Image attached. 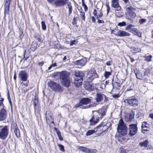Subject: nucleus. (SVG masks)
Instances as JSON below:
<instances>
[{
	"label": "nucleus",
	"instance_id": "36",
	"mask_svg": "<svg viewBox=\"0 0 153 153\" xmlns=\"http://www.w3.org/2000/svg\"><path fill=\"white\" fill-rule=\"evenodd\" d=\"M149 126V124L146 122H145L142 123V128H148Z\"/></svg>",
	"mask_w": 153,
	"mask_h": 153
},
{
	"label": "nucleus",
	"instance_id": "22",
	"mask_svg": "<svg viewBox=\"0 0 153 153\" xmlns=\"http://www.w3.org/2000/svg\"><path fill=\"white\" fill-rule=\"evenodd\" d=\"M99 118L95 116H93L92 119L90 120L91 124L94 125L97 123L98 121Z\"/></svg>",
	"mask_w": 153,
	"mask_h": 153
},
{
	"label": "nucleus",
	"instance_id": "11",
	"mask_svg": "<svg viewBox=\"0 0 153 153\" xmlns=\"http://www.w3.org/2000/svg\"><path fill=\"white\" fill-rule=\"evenodd\" d=\"M4 107L3 106L0 111V121H3L6 118L7 112Z\"/></svg>",
	"mask_w": 153,
	"mask_h": 153
},
{
	"label": "nucleus",
	"instance_id": "50",
	"mask_svg": "<svg viewBox=\"0 0 153 153\" xmlns=\"http://www.w3.org/2000/svg\"><path fill=\"white\" fill-rule=\"evenodd\" d=\"M120 153H127L128 152L126 149L122 148L120 149Z\"/></svg>",
	"mask_w": 153,
	"mask_h": 153
},
{
	"label": "nucleus",
	"instance_id": "3",
	"mask_svg": "<svg viewBox=\"0 0 153 153\" xmlns=\"http://www.w3.org/2000/svg\"><path fill=\"white\" fill-rule=\"evenodd\" d=\"M124 102L128 103L130 106L136 107L138 104V101L135 97H129L124 100Z\"/></svg>",
	"mask_w": 153,
	"mask_h": 153
},
{
	"label": "nucleus",
	"instance_id": "60",
	"mask_svg": "<svg viewBox=\"0 0 153 153\" xmlns=\"http://www.w3.org/2000/svg\"><path fill=\"white\" fill-rule=\"evenodd\" d=\"M93 14L94 15V16H95V17L96 16H97V10L96 9H95L94 10V12L93 13Z\"/></svg>",
	"mask_w": 153,
	"mask_h": 153
},
{
	"label": "nucleus",
	"instance_id": "20",
	"mask_svg": "<svg viewBox=\"0 0 153 153\" xmlns=\"http://www.w3.org/2000/svg\"><path fill=\"white\" fill-rule=\"evenodd\" d=\"M77 78H75L74 83L76 87H78L80 86L82 84V80H81Z\"/></svg>",
	"mask_w": 153,
	"mask_h": 153
},
{
	"label": "nucleus",
	"instance_id": "55",
	"mask_svg": "<svg viewBox=\"0 0 153 153\" xmlns=\"http://www.w3.org/2000/svg\"><path fill=\"white\" fill-rule=\"evenodd\" d=\"M77 43V42L76 40H73L72 41H71L70 44L71 46H72L74 44H75Z\"/></svg>",
	"mask_w": 153,
	"mask_h": 153
},
{
	"label": "nucleus",
	"instance_id": "54",
	"mask_svg": "<svg viewBox=\"0 0 153 153\" xmlns=\"http://www.w3.org/2000/svg\"><path fill=\"white\" fill-rule=\"evenodd\" d=\"M56 66V63H54L52 65H51L48 68V70H50L52 67H54Z\"/></svg>",
	"mask_w": 153,
	"mask_h": 153
},
{
	"label": "nucleus",
	"instance_id": "14",
	"mask_svg": "<svg viewBox=\"0 0 153 153\" xmlns=\"http://www.w3.org/2000/svg\"><path fill=\"white\" fill-rule=\"evenodd\" d=\"M131 32L134 34L139 37H142V33L140 32L138 29L136 28H133L131 29Z\"/></svg>",
	"mask_w": 153,
	"mask_h": 153
},
{
	"label": "nucleus",
	"instance_id": "39",
	"mask_svg": "<svg viewBox=\"0 0 153 153\" xmlns=\"http://www.w3.org/2000/svg\"><path fill=\"white\" fill-rule=\"evenodd\" d=\"M56 133L59 138V139L61 140L62 141L63 140V138L61 136V133L60 131H56Z\"/></svg>",
	"mask_w": 153,
	"mask_h": 153
},
{
	"label": "nucleus",
	"instance_id": "10",
	"mask_svg": "<svg viewBox=\"0 0 153 153\" xmlns=\"http://www.w3.org/2000/svg\"><path fill=\"white\" fill-rule=\"evenodd\" d=\"M67 3V0H56L54 4L56 7H60L64 6Z\"/></svg>",
	"mask_w": 153,
	"mask_h": 153
},
{
	"label": "nucleus",
	"instance_id": "15",
	"mask_svg": "<svg viewBox=\"0 0 153 153\" xmlns=\"http://www.w3.org/2000/svg\"><path fill=\"white\" fill-rule=\"evenodd\" d=\"M84 76V74L82 71L76 72L75 74V77L74 78H77L78 79H79L81 80H83V77Z\"/></svg>",
	"mask_w": 153,
	"mask_h": 153
},
{
	"label": "nucleus",
	"instance_id": "57",
	"mask_svg": "<svg viewBox=\"0 0 153 153\" xmlns=\"http://www.w3.org/2000/svg\"><path fill=\"white\" fill-rule=\"evenodd\" d=\"M85 148V147L83 146H79L78 148V149L79 151L83 152Z\"/></svg>",
	"mask_w": 153,
	"mask_h": 153
},
{
	"label": "nucleus",
	"instance_id": "17",
	"mask_svg": "<svg viewBox=\"0 0 153 153\" xmlns=\"http://www.w3.org/2000/svg\"><path fill=\"white\" fill-rule=\"evenodd\" d=\"M134 118V115L133 113L127 114L125 117V120L127 122L131 121Z\"/></svg>",
	"mask_w": 153,
	"mask_h": 153
},
{
	"label": "nucleus",
	"instance_id": "52",
	"mask_svg": "<svg viewBox=\"0 0 153 153\" xmlns=\"http://www.w3.org/2000/svg\"><path fill=\"white\" fill-rule=\"evenodd\" d=\"M19 33V37L21 39L23 36V32L20 30Z\"/></svg>",
	"mask_w": 153,
	"mask_h": 153
},
{
	"label": "nucleus",
	"instance_id": "30",
	"mask_svg": "<svg viewBox=\"0 0 153 153\" xmlns=\"http://www.w3.org/2000/svg\"><path fill=\"white\" fill-rule=\"evenodd\" d=\"M79 10V11L80 12V16L82 18V19L84 21L85 20V13L83 11H82V8H81V10Z\"/></svg>",
	"mask_w": 153,
	"mask_h": 153
},
{
	"label": "nucleus",
	"instance_id": "45",
	"mask_svg": "<svg viewBox=\"0 0 153 153\" xmlns=\"http://www.w3.org/2000/svg\"><path fill=\"white\" fill-rule=\"evenodd\" d=\"M57 146L59 147V149L60 150L62 151L63 152L65 151L64 146H63L60 144H58L57 145Z\"/></svg>",
	"mask_w": 153,
	"mask_h": 153
},
{
	"label": "nucleus",
	"instance_id": "23",
	"mask_svg": "<svg viewBox=\"0 0 153 153\" xmlns=\"http://www.w3.org/2000/svg\"><path fill=\"white\" fill-rule=\"evenodd\" d=\"M100 128V131L102 132H103L105 131L108 129V126L105 125H100L97 127V129H99Z\"/></svg>",
	"mask_w": 153,
	"mask_h": 153
},
{
	"label": "nucleus",
	"instance_id": "7",
	"mask_svg": "<svg viewBox=\"0 0 153 153\" xmlns=\"http://www.w3.org/2000/svg\"><path fill=\"white\" fill-rule=\"evenodd\" d=\"M8 133L9 130L7 126H4L0 130V139L5 140L7 137Z\"/></svg>",
	"mask_w": 153,
	"mask_h": 153
},
{
	"label": "nucleus",
	"instance_id": "6",
	"mask_svg": "<svg viewBox=\"0 0 153 153\" xmlns=\"http://www.w3.org/2000/svg\"><path fill=\"white\" fill-rule=\"evenodd\" d=\"M129 135L131 137L134 136L137 133L138 128L137 124H132L129 125Z\"/></svg>",
	"mask_w": 153,
	"mask_h": 153
},
{
	"label": "nucleus",
	"instance_id": "47",
	"mask_svg": "<svg viewBox=\"0 0 153 153\" xmlns=\"http://www.w3.org/2000/svg\"><path fill=\"white\" fill-rule=\"evenodd\" d=\"M60 72H55L54 73H53L52 74V76L54 77H57L58 76H60Z\"/></svg>",
	"mask_w": 153,
	"mask_h": 153
},
{
	"label": "nucleus",
	"instance_id": "2",
	"mask_svg": "<svg viewBox=\"0 0 153 153\" xmlns=\"http://www.w3.org/2000/svg\"><path fill=\"white\" fill-rule=\"evenodd\" d=\"M118 131L123 135H126L127 133V128L122 119H121L118 124Z\"/></svg>",
	"mask_w": 153,
	"mask_h": 153
},
{
	"label": "nucleus",
	"instance_id": "63",
	"mask_svg": "<svg viewBox=\"0 0 153 153\" xmlns=\"http://www.w3.org/2000/svg\"><path fill=\"white\" fill-rule=\"evenodd\" d=\"M77 23V22L75 20V17L74 18L73 20V22H72V24L73 25H76Z\"/></svg>",
	"mask_w": 153,
	"mask_h": 153
},
{
	"label": "nucleus",
	"instance_id": "44",
	"mask_svg": "<svg viewBox=\"0 0 153 153\" xmlns=\"http://www.w3.org/2000/svg\"><path fill=\"white\" fill-rule=\"evenodd\" d=\"M97 152V151L95 149H88L87 153H95Z\"/></svg>",
	"mask_w": 153,
	"mask_h": 153
},
{
	"label": "nucleus",
	"instance_id": "46",
	"mask_svg": "<svg viewBox=\"0 0 153 153\" xmlns=\"http://www.w3.org/2000/svg\"><path fill=\"white\" fill-rule=\"evenodd\" d=\"M117 25L118 26L122 27L125 26L126 25V24L125 22L123 21L122 22L119 23Z\"/></svg>",
	"mask_w": 153,
	"mask_h": 153
},
{
	"label": "nucleus",
	"instance_id": "28",
	"mask_svg": "<svg viewBox=\"0 0 153 153\" xmlns=\"http://www.w3.org/2000/svg\"><path fill=\"white\" fill-rule=\"evenodd\" d=\"M111 71L109 72L105 70L104 74V76L106 79H107L109 77V76L111 75Z\"/></svg>",
	"mask_w": 153,
	"mask_h": 153
},
{
	"label": "nucleus",
	"instance_id": "5",
	"mask_svg": "<svg viewBox=\"0 0 153 153\" xmlns=\"http://www.w3.org/2000/svg\"><path fill=\"white\" fill-rule=\"evenodd\" d=\"M98 74L94 70H91L89 71L87 75V80L88 82H91L94 78H98Z\"/></svg>",
	"mask_w": 153,
	"mask_h": 153
},
{
	"label": "nucleus",
	"instance_id": "34",
	"mask_svg": "<svg viewBox=\"0 0 153 153\" xmlns=\"http://www.w3.org/2000/svg\"><path fill=\"white\" fill-rule=\"evenodd\" d=\"M114 8H115V12L116 13H117V11H120V12H122V8L119 5L115 7Z\"/></svg>",
	"mask_w": 153,
	"mask_h": 153
},
{
	"label": "nucleus",
	"instance_id": "58",
	"mask_svg": "<svg viewBox=\"0 0 153 153\" xmlns=\"http://www.w3.org/2000/svg\"><path fill=\"white\" fill-rule=\"evenodd\" d=\"M106 7L107 9V14L108 15L110 10L111 8L109 7V6L108 4H106Z\"/></svg>",
	"mask_w": 153,
	"mask_h": 153
},
{
	"label": "nucleus",
	"instance_id": "25",
	"mask_svg": "<svg viewBox=\"0 0 153 153\" xmlns=\"http://www.w3.org/2000/svg\"><path fill=\"white\" fill-rule=\"evenodd\" d=\"M149 144V141L148 140H146L144 141L140 142L139 143V145L141 147H144L145 148H147Z\"/></svg>",
	"mask_w": 153,
	"mask_h": 153
},
{
	"label": "nucleus",
	"instance_id": "43",
	"mask_svg": "<svg viewBox=\"0 0 153 153\" xmlns=\"http://www.w3.org/2000/svg\"><path fill=\"white\" fill-rule=\"evenodd\" d=\"M46 116V121L47 123L49 121H51V120H53V119H52V117L51 116H49V117H47V114H46L45 115Z\"/></svg>",
	"mask_w": 153,
	"mask_h": 153
},
{
	"label": "nucleus",
	"instance_id": "53",
	"mask_svg": "<svg viewBox=\"0 0 153 153\" xmlns=\"http://www.w3.org/2000/svg\"><path fill=\"white\" fill-rule=\"evenodd\" d=\"M133 27V26L132 25H128L126 27L125 29L126 30H128L130 29H132L131 28Z\"/></svg>",
	"mask_w": 153,
	"mask_h": 153
},
{
	"label": "nucleus",
	"instance_id": "42",
	"mask_svg": "<svg viewBox=\"0 0 153 153\" xmlns=\"http://www.w3.org/2000/svg\"><path fill=\"white\" fill-rule=\"evenodd\" d=\"M42 27L43 30H45L46 29V26L45 22L42 21L41 22Z\"/></svg>",
	"mask_w": 153,
	"mask_h": 153
},
{
	"label": "nucleus",
	"instance_id": "51",
	"mask_svg": "<svg viewBox=\"0 0 153 153\" xmlns=\"http://www.w3.org/2000/svg\"><path fill=\"white\" fill-rule=\"evenodd\" d=\"M100 113L101 114L102 116H104L106 114V112L103 109H101L99 111Z\"/></svg>",
	"mask_w": 153,
	"mask_h": 153
},
{
	"label": "nucleus",
	"instance_id": "4",
	"mask_svg": "<svg viewBox=\"0 0 153 153\" xmlns=\"http://www.w3.org/2000/svg\"><path fill=\"white\" fill-rule=\"evenodd\" d=\"M48 85L53 90L56 92L62 91V89L59 84L53 81H51L48 83Z\"/></svg>",
	"mask_w": 153,
	"mask_h": 153
},
{
	"label": "nucleus",
	"instance_id": "29",
	"mask_svg": "<svg viewBox=\"0 0 153 153\" xmlns=\"http://www.w3.org/2000/svg\"><path fill=\"white\" fill-rule=\"evenodd\" d=\"M132 49L131 51L133 52V53H136L139 52L140 51L141 49L140 48L137 47H133L131 48Z\"/></svg>",
	"mask_w": 153,
	"mask_h": 153
},
{
	"label": "nucleus",
	"instance_id": "31",
	"mask_svg": "<svg viewBox=\"0 0 153 153\" xmlns=\"http://www.w3.org/2000/svg\"><path fill=\"white\" fill-rule=\"evenodd\" d=\"M13 131L16 137L17 138L19 137L20 136V134L19 128H18Z\"/></svg>",
	"mask_w": 153,
	"mask_h": 153
},
{
	"label": "nucleus",
	"instance_id": "1",
	"mask_svg": "<svg viewBox=\"0 0 153 153\" xmlns=\"http://www.w3.org/2000/svg\"><path fill=\"white\" fill-rule=\"evenodd\" d=\"M60 79L62 84L65 87H68L70 85V80L69 73L66 71L60 72Z\"/></svg>",
	"mask_w": 153,
	"mask_h": 153
},
{
	"label": "nucleus",
	"instance_id": "49",
	"mask_svg": "<svg viewBox=\"0 0 153 153\" xmlns=\"http://www.w3.org/2000/svg\"><path fill=\"white\" fill-rule=\"evenodd\" d=\"M146 21V19H142L139 21V22L140 24H142L145 22Z\"/></svg>",
	"mask_w": 153,
	"mask_h": 153
},
{
	"label": "nucleus",
	"instance_id": "37",
	"mask_svg": "<svg viewBox=\"0 0 153 153\" xmlns=\"http://www.w3.org/2000/svg\"><path fill=\"white\" fill-rule=\"evenodd\" d=\"M11 127L12 129L13 130L19 128L17 124L15 123H12L11 126Z\"/></svg>",
	"mask_w": 153,
	"mask_h": 153
},
{
	"label": "nucleus",
	"instance_id": "32",
	"mask_svg": "<svg viewBox=\"0 0 153 153\" xmlns=\"http://www.w3.org/2000/svg\"><path fill=\"white\" fill-rule=\"evenodd\" d=\"M94 130H90L87 131L86 134V136H88L92 135L95 132Z\"/></svg>",
	"mask_w": 153,
	"mask_h": 153
},
{
	"label": "nucleus",
	"instance_id": "19",
	"mask_svg": "<svg viewBox=\"0 0 153 153\" xmlns=\"http://www.w3.org/2000/svg\"><path fill=\"white\" fill-rule=\"evenodd\" d=\"M117 34L120 36H129L131 35L129 33L120 30L117 32Z\"/></svg>",
	"mask_w": 153,
	"mask_h": 153
},
{
	"label": "nucleus",
	"instance_id": "8",
	"mask_svg": "<svg viewBox=\"0 0 153 153\" xmlns=\"http://www.w3.org/2000/svg\"><path fill=\"white\" fill-rule=\"evenodd\" d=\"M18 76L20 80L22 81H26L28 78L27 74L25 71H21L18 74Z\"/></svg>",
	"mask_w": 153,
	"mask_h": 153
},
{
	"label": "nucleus",
	"instance_id": "62",
	"mask_svg": "<svg viewBox=\"0 0 153 153\" xmlns=\"http://www.w3.org/2000/svg\"><path fill=\"white\" fill-rule=\"evenodd\" d=\"M113 97L115 98H118L119 97V96L118 94H115L112 95Z\"/></svg>",
	"mask_w": 153,
	"mask_h": 153
},
{
	"label": "nucleus",
	"instance_id": "26",
	"mask_svg": "<svg viewBox=\"0 0 153 153\" xmlns=\"http://www.w3.org/2000/svg\"><path fill=\"white\" fill-rule=\"evenodd\" d=\"M135 74L137 78L139 79H142L146 75L145 73V72L144 75H142V73L139 72L135 73Z\"/></svg>",
	"mask_w": 153,
	"mask_h": 153
},
{
	"label": "nucleus",
	"instance_id": "59",
	"mask_svg": "<svg viewBox=\"0 0 153 153\" xmlns=\"http://www.w3.org/2000/svg\"><path fill=\"white\" fill-rule=\"evenodd\" d=\"M97 22L99 24H103L104 23L103 20H100V19H97Z\"/></svg>",
	"mask_w": 153,
	"mask_h": 153
},
{
	"label": "nucleus",
	"instance_id": "40",
	"mask_svg": "<svg viewBox=\"0 0 153 153\" xmlns=\"http://www.w3.org/2000/svg\"><path fill=\"white\" fill-rule=\"evenodd\" d=\"M103 16V13H102V11L100 10V13L98 14V15H97L96 16V18L97 19H100V18H101L102 16Z\"/></svg>",
	"mask_w": 153,
	"mask_h": 153
},
{
	"label": "nucleus",
	"instance_id": "21",
	"mask_svg": "<svg viewBox=\"0 0 153 153\" xmlns=\"http://www.w3.org/2000/svg\"><path fill=\"white\" fill-rule=\"evenodd\" d=\"M85 88L86 90L89 91H92L94 89V86L92 84L89 83H87L85 84Z\"/></svg>",
	"mask_w": 153,
	"mask_h": 153
},
{
	"label": "nucleus",
	"instance_id": "48",
	"mask_svg": "<svg viewBox=\"0 0 153 153\" xmlns=\"http://www.w3.org/2000/svg\"><path fill=\"white\" fill-rule=\"evenodd\" d=\"M68 14L69 15H70L72 12V7L71 5L68 4Z\"/></svg>",
	"mask_w": 153,
	"mask_h": 153
},
{
	"label": "nucleus",
	"instance_id": "64",
	"mask_svg": "<svg viewBox=\"0 0 153 153\" xmlns=\"http://www.w3.org/2000/svg\"><path fill=\"white\" fill-rule=\"evenodd\" d=\"M91 18L92 19V21L93 22H94L96 21V19L93 16H92L91 17Z\"/></svg>",
	"mask_w": 153,
	"mask_h": 153
},
{
	"label": "nucleus",
	"instance_id": "61",
	"mask_svg": "<svg viewBox=\"0 0 153 153\" xmlns=\"http://www.w3.org/2000/svg\"><path fill=\"white\" fill-rule=\"evenodd\" d=\"M49 3L52 4L55 1V0H47Z\"/></svg>",
	"mask_w": 153,
	"mask_h": 153
},
{
	"label": "nucleus",
	"instance_id": "38",
	"mask_svg": "<svg viewBox=\"0 0 153 153\" xmlns=\"http://www.w3.org/2000/svg\"><path fill=\"white\" fill-rule=\"evenodd\" d=\"M97 104H96V103H94V104H90L88 105H86L85 106H84V108H90L91 107H93L94 106H95L97 105Z\"/></svg>",
	"mask_w": 153,
	"mask_h": 153
},
{
	"label": "nucleus",
	"instance_id": "12",
	"mask_svg": "<svg viewBox=\"0 0 153 153\" xmlns=\"http://www.w3.org/2000/svg\"><path fill=\"white\" fill-rule=\"evenodd\" d=\"M133 8L131 6L127 7L126 9L127 12L128 13L132 19L134 18L136 16V13L133 11Z\"/></svg>",
	"mask_w": 153,
	"mask_h": 153
},
{
	"label": "nucleus",
	"instance_id": "16",
	"mask_svg": "<svg viewBox=\"0 0 153 153\" xmlns=\"http://www.w3.org/2000/svg\"><path fill=\"white\" fill-rule=\"evenodd\" d=\"M10 2L9 1L5 2L4 5V14L5 15L8 14L10 12Z\"/></svg>",
	"mask_w": 153,
	"mask_h": 153
},
{
	"label": "nucleus",
	"instance_id": "9",
	"mask_svg": "<svg viewBox=\"0 0 153 153\" xmlns=\"http://www.w3.org/2000/svg\"><path fill=\"white\" fill-rule=\"evenodd\" d=\"M91 100L88 98H83L81 99L79 103L77 104L74 106L75 107L77 108L82 105H87L90 103Z\"/></svg>",
	"mask_w": 153,
	"mask_h": 153
},
{
	"label": "nucleus",
	"instance_id": "24",
	"mask_svg": "<svg viewBox=\"0 0 153 153\" xmlns=\"http://www.w3.org/2000/svg\"><path fill=\"white\" fill-rule=\"evenodd\" d=\"M33 104L35 110L38 109L39 107V101L38 99L35 98L33 100Z\"/></svg>",
	"mask_w": 153,
	"mask_h": 153
},
{
	"label": "nucleus",
	"instance_id": "35",
	"mask_svg": "<svg viewBox=\"0 0 153 153\" xmlns=\"http://www.w3.org/2000/svg\"><path fill=\"white\" fill-rule=\"evenodd\" d=\"M35 39L39 42H42L43 41V40L42 39L40 35H37L35 36Z\"/></svg>",
	"mask_w": 153,
	"mask_h": 153
},
{
	"label": "nucleus",
	"instance_id": "33",
	"mask_svg": "<svg viewBox=\"0 0 153 153\" xmlns=\"http://www.w3.org/2000/svg\"><path fill=\"white\" fill-rule=\"evenodd\" d=\"M144 57L145 58V60L148 62H150L152 61V56L151 55H150L148 56H145Z\"/></svg>",
	"mask_w": 153,
	"mask_h": 153
},
{
	"label": "nucleus",
	"instance_id": "41",
	"mask_svg": "<svg viewBox=\"0 0 153 153\" xmlns=\"http://www.w3.org/2000/svg\"><path fill=\"white\" fill-rule=\"evenodd\" d=\"M113 85H114L116 88H118L120 87V83L118 82H115L112 83Z\"/></svg>",
	"mask_w": 153,
	"mask_h": 153
},
{
	"label": "nucleus",
	"instance_id": "13",
	"mask_svg": "<svg viewBox=\"0 0 153 153\" xmlns=\"http://www.w3.org/2000/svg\"><path fill=\"white\" fill-rule=\"evenodd\" d=\"M104 97H105L104 94L100 93H97L95 97V100L97 103L99 102L102 101Z\"/></svg>",
	"mask_w": 153,
	"mask_h": 153
},
{
	"label": "nucleus",
	"instance_id": "18",
	"mask_svg": "<svg viewBox=\"0 0 153 153\" xmlns=\"http://www.w3.org/2000/svg\"><path fill=\"white\" fill-rule=\"evenodd\" d=\"M86 63V59H82L80 60H77L74 62V63L76 65L83 66Z\"/></svg>",
	"mask_w": 153,
	"mask_h": 153
},
{
	"label": "nucleus",
	"instance_id": "27",
	"mask_svg": "<svg viewBox=\"0 0 153 153\" xmlns=\"http://www.w3.org/2000/svg\"><path fill=\"white\" fill-rule=\"evenodd\" d=\"M118 0H112L111 1V6L112 7L115 8L119 5Z\"/></svg>",
	"mask_w": 153,
	"mask_h": 153
},
{
	"label": "nucleus",
	"instance_id": "56",
	"mask_svg": "<svg viewBox=\"0 0 153 153\" xmlns=\"http://www.w3.org/2000/svg\"><path fill=\"white\" fill-rule=\"evenodd\" d=\"M148 131V128H142V132L143 133H146V132Z\"/></svg>",
	"mask_w": 153,
	"mask_h": 153
}]
</instances>
